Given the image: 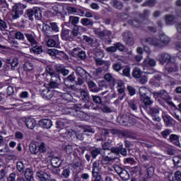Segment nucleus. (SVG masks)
Here are the masks:
<instances>
[{"mask_svg":"<svg viewBox=\"0 0 181 181\" xmlns=\"http://www.w3.org/2000/svg\"><path fill=\"white\" fill-rule=\"evenodd\" d=\"M81 98L83 103L80 104V108H90V96H88V93L85 90H81Z\"/></svg>","mask_w":181,"mask_h":181,"instance_id":"9","label":"nucleus"},{"mask_svg":"<svg viewBox=\"0 0 181 181\" xmlns=\"http://www.w3.org/2000/svg\"><path fill=\"white\" fill-rule=\"evenodd\" d=\"M27 128H28V129H35V127H36V125H37V123L36 122V120L33 118H26L25 119L24 121Z\"/></svg>","mask_w":181,"mask_h":181,"instance_id":"19","label":"nucleus"},{"mask_svg":"<svg viewBox=\"0 0 181 181\" xmlns=\"http://www.w3.org/2000/svg\"><path fill=\"white\" fill-rule=\"evenodd\" d=\"M81 23L83 26H93L94 21L91 19L83 18L81 19Z\"/></svg>","mask_w":181,"mask_h":181,"instance_id":"35","label":"nucleus"},{"mask_svg":"<svg viewBox=\"0 0 181 181\" xmlns=\"http://www.w3.org/2000/svg\"><path fill=\"white\" fill-rule=\"evenodd\" d=\"M112 153H115L117 156H119V153H121L122 156H127V148H124V145L121 144L119 146L110 148V153H108L107 155L112 156Z\"/></svg>","mask_w":181,"mask_h":181,"instance_id":"8","label":"nucleus"},{"mask_svg":"<svg viewBox=\"0 0 181 181\" xmlns=\"http://www.w3.org/2000/svg\"><path fill=\"white\" fill-rule=\"evenodd\" d=\"M173 162L176 166L181 168V156L174 157Z\"/></svg>","mask_w":181,"mask_h":181,"instance_id":"64","label":"nucleus"},{"mask_svg":"<svg viewBox=\"0 0 181 181\" xmlns=\"http://www.w3.org/2000/svg\"><path fill=\"white\" fill-rule=\"evenodd\" d=\"M139 91L141 100H142V98H145V97H148L150 93L149 89H148L146 87L139 88Z\"/></svg>","mask_w":181,"mask_h":181,"instance_id":"30","label":"nucleus"},{"mask_svg":"<svg viewBox=\"0 0 181 181\" xmlns=\"http://www.w3.org/2000/svg\"><path fill=\"white\" fill-rule=\"evenodd\" d=\"M129 107L133 111H138V101H136L135 100L129 101Z\"/></svg>","mask_w":181,"mask_h":181,"instance_id":"41","label":"nucleus"},{"mask_svg":"<svg viewBox=\"0 0 181 181\" xmlns=\"http://www.w3.org/2000/svg\"><path fill=\"white\" fill-rule=\"evenodd\" d=\"M122 180H129V173L127 170L122 171L121 174L119 175Z\"/></svg>","mask_w":181,"mask_h":181,"instance_id":"43","label":"nucleus"},{"mask_svg":"<svg viewBox=\"0 0 181 181\" xmlns=\"http://www.w3.org/2000/svg\"><path fill=\"white\" fill-rule=\"evenodd\" d=\"M110 132L113 134V135H119L120 136H123V138H131L132 139H136V137L132 132L128 131H122L119 129H112Z\"/></svg>","mask_w":181,"mask_h":181,"instance_id":"10","label":"nucleus"},{"mask_svg":"<svg viewBox=\"0 0 181 181\" xmlns=\"http://www.w3.org/2000/svg\"><path fill=\"white\" fill-rule=\"evenodd\" d=\"M78 29L86 30L83 26H75L71 29L63 28L62 30V40H66V42H71L74 40V37L78 36Z\"/></svg>","mask_w":181,"mask_h":181,"instance_id":"2","label":"nucleus"},{"mask_svg":"<svg viewBox=\"0 0 181 181\" xmlns=\"http://www.w3.org/2000/svg\"><path fill=\"white\" fill-rule=\"evenodd\" d=\"M115 160H119V158H118V157H113L112 156L102 155V165H109L110 162H115Z\"/></svg>","mask_w":181,"mask_h":181,"instance_id":"16","label":"nucleus"},{"mask_svg":"<svg viewBox=\"0 0 181 181\" xmlns=\"http://www.w3.org/2000/svg\"><path fill=\"white\" fill-rule=\"evenodd\" d=\"M64 150L66 151L67 155H71L74 152V148L72 145L68 144L66 147L64 148Z\"/></svg>","mask_w":181,"mask_h":181,"instance_id":"54","label":"nucleus"},{"mask_svg":"<svg viewBox=\"0 0 181 181\" xmlns=\"http://www.w3.org/2000/svg\"><path fill=\"white\" fill-rule=\"evenodd\" d=\"M96 66H103L105 70H107L110 67V62L104 61L103 59H95Z\"/></svg>","mask_w":181,"mask_h":181,"instance_id":"31","label":"nucleus"},{"mask_svg":"<svg viewBox=\"0 0 181 181\" xmlns=\"http://www.w3.org/2000/svg\"><path fill=\"white\" fill-rule=\"evenodd\" d=\"M117 50H119V52H123L125 50V45L121 42H117L115 43L113 46L106 48V52H107V53H115Z\"/></svg>","mask_w":181,"mask_h":181,"instance_id":"12","label":"nucleus"},{"mask_svg":"<svg viewBox=\"0 0 181 181\" xmlns=\"http://www.w3.org/2000/svg\"><path fill=\"white\" fill-rule=\"evenodd\" d=\"M51 81H53L54 83H57V84H61V80H60V76H59V75L55 74V75H52V76H51Z\"/></svg>","mask_w":181,"mask_h":181,"instance_id":"58","label":"nucleus"},{"mask_svg":"<svg viewBox=\"0 0 181 181\" xmlns=\"http://www.w3.org/2000/svg\"><path fill=\"white\" fill-rule=\"evenodd\" d=\"M25 176L27 180L30 181L31 179H33V170L30 168H26L25 171Z\"/></svg>","mask_w":181,"mask_h":181,"instance_id":"39","label":"nucleus"},{"mask_svg":"<svg viewBox=\"0 0 181 181\" xmlns=\"http://www.w3.org/2000/svg\"><path fill=\"white\" fill-rule=\"evenodd\" d=\"M142 100L144 104L146 105H151V104H153V100H151V97L148 95L143 98Z\"/></svg>","mask_w":181,"mask_h":181,"instance_id":"55","label":"nucleus"},{"mask_svg":"<svg viewBox=\"0 0 181 181\" xmlns=\"http://www.w3.org/2000/svg\"><path fill=\"white\" fill-rule=\"evenodd\" d=\"M50 161L53 168H60V165H62V160L56 156H52Z\"/></svg>","mask_w":181,"mask_h":181,"instance_id":"24","label":"nucleus"},{"mask_svg":"<svg viewBox=\"0 0 181 181\" xmlns=\"http://www.w3.org/2000/svg\"><path fill=\"white\" fill-rule=\"evenodd\" d=\"M91 156L93 159H95L98 155L101 153V148H94L90 151Z\"/></svg>","mask_w":181,"mask_h":181,"instance_id":"49","label":"nucleus"},{"mask_svg":"<svg viewBox=\"0 0 181 181\" xmlns=\"http://www.w3.org/2000/svg\"><path fill=\"white\" fill-rule=\"evenodd\" d=\"M103 69L102 68H98L93 71V76L95 77H102L103 76Z\"/></svg>","mask_w":181,"mask_h":181,"instance_id":"60","label":"nucleus"},{"mask_svg":"<svg viewBox=\"0 0 181 181\" xmlns=\"http://www.w3.org/2000/svg\"><path fill=\"white\" fill-rule=\"evenodd\" d=\"M169 141L176 146H179L180 145V141H179V136L176 134H171L170 136Z\"/></svg>","mask_w":181,"mask_h":181,"instance_id":"33","label":"nucleus"},{"mask_svg":"<svg viewBox=\"0 0 181 181\" xmlns=\"http://www.w3.org/2000/svg\"><path fill=\"white\" fill-rule=\"evenodd\" d=\"M153 95H157L158 97H160L163 100H168L169 98V93L166 92L165 90H161L158 92H154Z\"/></svg>","mask_w":181,"mask_h":181,"instance_id":"29","label":"nucleus"},{"mask_svg":"<svg viewBox=\"0 0 181 181\" xmlns=\"http://www.w3.org/2000/svg\"><path fill=\"white\" fill-rule=\"evenodd\" d=\"M80 21V18L74 16H69V23L74 25V28H76L77 25V23Z\"/></svg>","mask_w":181,"mask_h":181,"instance_id":"34","label":"nucleus"},{"mask_svg":"<svg viewBox=\"0 0 181 181\" xmlns=\"http://www.w3.org/2000/svg\"><path fill=\"white\" fill-rule=\"evenodd\" d=\"M156 5V0H147L144 4H141V6H151L153 7Z\"/></svg>","mask_w":181,"mask_h":181,"instance_id":"46","label":"nucleus"},{"mask_svg":"<svg viewBox=\"0 0 181 181\" xmlns=\"http://www.w3.org/2000/svg\"><path fill=\"white\" fill-rule=\"evenodd\" d=\"M104 57V52L103 51H96L95 52V60H101Z\"/></svg>","mask_w":181,"mask_h":181,"instance_id":"52","label":"nucleus"},{"mask_svg":"<svg viewBox=\"0 0 181 181\" xmlns=\"http://www.w3.org/2000/svg\"><path fill=\"white\" fill-rule=\"evenodd\" d=\"M172 63V66L168 67V68H165V70L167 71V73H168V74H170L171 73H176V71H177V70H179V66H177V64H176L175 63V61H173Z\"/></svg>","mask_w":181,"mask_h":181,"instance_id":"32","label":"nucleus"},{"mask_svg":"<svg viewBox=\"0 0 181 181\" xmlns=\"http://www.w3.org/2000/svg\"><path fill=\"white\" fill-rule=\"evenodd\" d=\"M104 78L105 80H106V81H108L109 83H114L115 81V79L111 74H106L104 76Z\"/></svg>","mask_w":181,"mask_h":181,"instance_id":"57","label":"nucleus"},{"mask_svg":"<svg viewBox=\"0 0 181 181\" xmlns=\"http://www.w3.org/2000/svg\"><path fill=\"white\" fill-rule=\"evenodd\" d=\"M99 108L105 114H110V112H112V109L104 104H101Z\"/></svg>","mask_w":181,"mask_h":181,"instance_id":"40","label":"nucleus"},{"mask_svg":"<svg viewBox=\"0 0 181 181\" xmlns=\"http://www.w3.org/2000/svg\"><path fill=\"white\" fill-rule=\"evenodd\" d=\"M39 124L42 127V128H45V129H50L53 125V122L51 119H42L39 121Z\"/></svg>","mask_w":181,"mask_h":181,"instance_id":"18","label":"nucleus"},{"mask_svg":"<svg viewBox=\"0 0 181 181\" xmlns=\"http://www.w3.org/2000/svg\"><path fill=\"white\" fill-rule=\"evenodd\" d=\"M25 16L30 21H40L42 19V10L39 8H28L25 11Z\"/></svg>","mask_w":181,"mask_h":181,"instance_id":"5","label":"nucleus"},{"mask_svg":"<svg viewBox=\"0 0 181 181\" xmlns=\"http://www.w3.org/2000/svg\"><path fill=\"white\" fill-rule=\"evenodd\" d=\"M14 37L15 39H16L17 40H20L21 42H25V34H23V33L21 31H16L14 34Z\"/></svg>","mask_w":181,"mask_h":181,"instance_id":"36","label":"nucleus"},{"mask_svg":"<svg viewBox=\"0 0 181 181\" xmlns=\"http://www.w3.org/2000/svg\"><path fill=\"white\" fill-rule=\"evenodd\" d=\"M129 25H130L131 26H134V28H139V26H141V21L136 19L129 20Z\"/></svg>","mask_w":181,"mask_h":181,"instance_id":"50","label":"nucleus"},{"mask_svg":"<svg viewBox=\"0 0 181 181\" xmlns=\"http://www.w3.org/2000/svg\"><path fill=\"white\" fill-rule=\"evenodd\" d=\"M70 173H71L70 168H65L62 170V177L67 179V177L70 176Z\"/></svg>","mask_w":181,"mask_h":181,"instance_id":"61","label":"nucleus"},{"mask_svg":"<svg viewBox=\"0 0 181 181\" xmlns=\"http://www.w3.org/2000/svg\"><path fill=\"white\" fill-rule=\"evenodd\" d=\"M30 46L31 48L30 49V50L35 54H40L41 53H43V48L42 47V45H39L37 42L35 45Z\"/></svg>","mask_w":181,"mask_h":181,"instance_id":"21","label":"nucleus"},{"mask_svg":"<svg viewBox=\"0 0 181 181\" xmlns=\"http://www.w3.org/2000/svg\"><path fill=\"white\" fill-rule=\"evenodd\" d=\"M117 122L120 124V125H128L129 116L127 115H119L117 117Z\"/></svg>","mask_w":181,"mask_h":181,"instance_id":"23","label":"nucleus"},{"mask_svg":"<svg viewBox=\"0 0 181 181\" xmlns=\"http://www.w3.org/2000/svg\"><path fill=\"white\" fill-rule=\"evenodd\" d=\"M78 115L82 121H87L90 118V116L84 112H79Z\"/></svg>","mask_w":181,"mask_h":181,"instance_id":"51","label":"nucleus"},{"mask_svg":"<svg viewBox=\"0 0 181 181\" xmlns=\"http://www.w3.org/2000/svg\"><path fill=\"white\" fill-rule=\"evenodd\" d=\"M83 132H89L90 134H94L95 132V129H94L91 126H84L83 128Z\"/></svg>","mask_w":181,"mask_h":181,"instance_id":"53","label":"nucleus"},{"mask_svg":"<svg viewBox=\"0 0 181 181\" xmlns=\"http://www.w3.org/2000/svg\"><path fill=\"white\" fill-rule=\"evenodd\" d=\"M88 87L89 91L91 93H98V91H100V88H98L97 84H95V83H94L93 81H88Z\"/></svg>","mask_w":181,"mask_h":181,"instance_id":"26","label":"nucleus"},{"mask_svg":"<svg viewBox=\"0 0 181 181\" xmlns=\"http://www.w3.org/2000/svg\"><path fill=\"white\" fill-rule=\"evenodd\" d=\"M28 42L30 43V46H34L37 40H36V35L33 32L28 31L24 33Z\"/></svg>","mask_w":181,"mask_h":181,"instance_id":"15","label":"nucleus"},{"mask_svg":"<svg viewBox=\"0 0 181 181\" xmlns=\"http://www.w3.org/2000/svg\"><path fill=\"white\" fill-rule=\"evenodd\" d=\"M145 42L156 46V47H165V46L170 43V37L165 33H161L159 35V39L148 37L145 40Z\"/></svg>","mask_w":181,"mask_h":181,"instance_id":"1","label":"nucleus"},{"mask_svg":"<svg viewBox=\"0 0 181 181\" xmlns=\"http://www.w3.org/2000/svg\"><path fill=\"white\" fill-rule=\"evenodd\" d=\"M60 45L59 42V35H55L52 36V38H49L47 41V46L48 47H57Z\"/></svg>","mask_w":181,"mask_h":181,"instance_id":"14","label":"nucleus"},{"mask_svg":"<svg viewBox=\"0 0 181 181\" xmlns=\"http://www.w3.org/2000/svg\"><path fill=\"white\" fill-rule=\"evenodd\" d=\"M10 64L11 66V70H15V69H16V67H18L19 65V62L18 61V59L14 58Z\"/></svg>","mask_w":181,"mask_h":181,"instance_id":"63","label":"nucleus"},{"mask_svg":"<svg viewBox=\"0 0 181 181\" xmlns=\"http://www.w3.org/2000/svg\"><path fill=\"white\" fill-rule=\"evenodd\" d=\"M159 62L161 64H165V63L170 64L173 62H175V59L172 58L168 53L163 52L160 55Z\"/></svg>","mask_w":181,"mask_h":181,"instance_id":"13","label":"nucleus"},{"mask_svg":"<svg viewBox=\"0 0 181 181\" xmlns=\"http://www.w3.org/2000/svg\"><path fill=\"white\" fill-rule=\"evenodd\" d=\"M165 21L166 25H173L175 21V16L170 15V14H167L165 16Z\"/></svg>","mask_w":181,"mask_h":181,"instance_id":"38","label":"nucleus"},{"mask_svg":"<svg viewBox=\"0 0 181 181\" xmlns=\"http://www.w3.org/2000/svg\"><path fill=\"white\" fill-rule=\"evenodd\" d=\"M40 94L45 100H50L53 97V90L49 88H45L41 90Z\"/></svg>","mask_w":181,"mask_h":181,"instance_id":"22","label":"nucleus"},{"mask_svg":"<svg viewBox=\"0 0 181 181\" xmlns=\"http://www.w3.org/2000/svg\"><path fill=\"white\" fill-rule=\"evenodd\" d=\"M110 5L115 9H118V11H121L124 8V3L119 0H111Z\"/></svg>","mask_w":181,"mask_h":181,"instance_id":"25","label":"nucleus"},{"mask_svg":"<svg viewBox=\"0 0 181 181\" xmlns=\"http://www.w3.org/2000/svg\"><path fill=\"white\" fill-rule=\"evenodd\" d=\"M92 173H100V161L96 160L93 163Z\"/></svg>","mask_w":181,"mask_h":181,"instance_id":"42","label":"nucleus"},{"mask_svg":"<svg viewBox=\"0 0 181 181\" xmlns=\"http://www.w3.org/2000/svg\"><path fill=\"white\" fill-rule=\"evenodd\" d=\"M142 74V71L139 68H134L132 71V76L134 77V78H139Z\"/></svg>","mask_w":181,"mask_h":181,"instance_id":"44","label":"nucleus"},{"mask_svg":"<svg viewBox=\"0 0 181 181\" xmlns=\"http://www.w3.org/2000/svg\"><path fill=\"white\" fill-rule=\"evenodd\" d=\"M52 11L56 12L57 13H62L63 12V9H64V7L62 5H55L52 6Z\"/></svg>","mask_w":181,"mask_h":181,"instance_id":"48","label":"nucleus"},{"mask_svg":"<svg viewBox=\"0 0 181 181\" xmlns=\"http://www.w3.org/2000/svg\"><path fill=\"white\" fill-rule=\"evenodd\" d=\"M16 168L18 172L23 173L25 172V164L23 161H18L16 163Z\"/></svg>","mask_w":181,"mask_h":181,"instance_id":"47","label":"nucleus"},{"mask_svg":"<svg viewBox=\"0 0 181 181\" xmlns=\"http://www.w3.org/2000/svg\"><path fill=\"white\" fill-rule=\"evenodd\" d=\"M57 73H59L60 74H62V76H67L69 74V69H66L64 66H58L56 68Z\"/></svg>","mask_w":181,"mask_h":181,"instance_id":"37","label":"nucleus"},{"mask_svg":"<svg viewBox=\"0 0 181 181\" xmlns=\"http://www.w3.org/2000/svg\"><path fill=\"white\" fill-rule=\"evenodd\" d=\"M78 74H79L81 77H84V76L87 77L88 76H90V74L82 68H78Z\"/></svg>","mask_w":181,"mask_h":181,"instance_id":"59","label":"nucleus"},{"mask_svg":"<svg viewBox=\"0 0 181 181\" xmlns=\"http://www.w3.org/2000/svg\"><path fill=\"white\" fill-rule=\"evenodd\" d=\"M92 100L93 101V103H95V104H100L101 103H103V99H101V97L98 96V95H92Z\"/></svg>","mask_w":181,"mask_h":181,"instance_id":"56","label":"nucleus"},{"mask_svg":"<svg viewBox=\"0 0 181 181\" xmlns=\"http://www.w3.org/2000/svg\"><path fill=\"white\" fill-rule=\"evenodd\" d=\"M23 9H26V6L22 4H14L12 7V19H19L23 15Z\"/></svg>","mask_w":181,"mask_h":181,"instance_id":"6","label":"nucleus"},{"mask_svg":"<svg viewBox=\"0 0 181 181\" xmlns=\"http://www.w3.org/2000/svg\"><path fill=\"white\" fill-rule=\"evenodd\" d=\"M122 37L124 43L129 46H134L135 41L134 40V35L129 31H124L122 34Z\"/></svg>","mask_w":181,"mask_h":181,"instance_id":"11","label":"nucleus"},{"mask_svg":"<svg viewBox=\"0 0 181 181\" xmlns=\"http://www.w3.org/2000/svg\"><path fill=\"white\" fill-rule=\"evenodd\" d=\"M153 175V167H148L147 168V175H146V179H151Z\"/></svg>","mask_w":181,"mask_h":181,"instance_id":"62","label":"nucleus"},{"mask_svg":"<svg viewBox=\"0 0 181 181\" xmlns=\"http://www.w3.org/2000/svg\"><path fill=\"white\" fill-rule=\"evenodd\" d=\"M151 15V11L149 10H144V12L139 15V18L142 19L143 21H145L149 18V16Z\"/></svg>","mask_w":181,"mask_h":181,"instance_id":"45","label":"nucleus"},{"mask_svg":"<svg viewBox=\"0 0 181 181\" xmlns=\"http://www.w3.org/2000/svg\"><path fill=\"white\" fill-rule=\"evenodd\" d=\"M150 66V67H155L156 66V61L155 59L150 58L149 56H147V59H144L143 62V66Z\"/></svg>","mask_w":181,"mask_h":181,"instance_id":"28","label":"nucleus"},{"mask_svg":"<svg viewBox=\"0 0 181 181\" xmlns=\"http://www.w3.org/2000/svg\"><path fill=\"white\" fill-rule=\"evenodd\" d=\"M29 149L30 153L33 155H37L39 152H40V153H45V152L47 151V148H46V144H45V143H41L39 146L36 145L35 143H30Z\"/></svg>","mask_w":181,"mask_h":181,"instance_id":"7","label":"nucleus"},{"mask_svg":"<svg viewBox=\"0 0 181 181\" xmlns=\"http://www.w3.org/2000/svg\"><path fill=\"white\" fill-rule=\"evenodd\" d=\"M36 176L40 179V181H56V180H50L49 175L43 171H37Z\"/></svg>","mask_w":181,"mask_h":181,"instance_id":"20","label":"nucleus"},{"mask_svg":"<svg viewBox=\"0 0 181 181\" xmlns=\"http://www.w3.org/2000/svg\"><path fill=\"white\" fill-rule=\"evenodd\" d=\"M47 53L49 56H61V57H64L65 56L63 51H59L56 49H49L47 50Z\"/></svg>","mask_w":181,"mask_h":181,"instance_id":"27","label":"nucleus"},{"mask_svg":"<svg viewBox=\"0 0 181 181\" xmlns=\"http://www.w3.org/2000/svg\"><path fill=\"white\" fill-rule=\"evenodd\" d=\"M42 32L47 35V36L53 35V33L59 32V26H57L56 23L45 21L42 23Z\"/></svg>","mask_w":181,"mask_h":181,"instance_id":"4","label":"nucleus"},{"mask_svg":"<svg viewBox=\"0 0 181 181\" xmlns=\"http://www.w3.org/2000/svg\"><path fill=\"white\" fill-rule=\"evenodd\" d=\"M93 32L95 35L98 36L99 39L103 40L106 43H112V40H111V36H112V33L108 30H101V28H94Z\"/></svg>","mask_w":181,"mask_h":181,"instance_id":"3","label":"nucleus"},{"mask_svg":"<svg viewBox=\"0 0 181 181\" xmlns=\"http://www.w3.org/2000/svg\"><path fill=\"white\" fill-rule=\"evenodd\" d=\"M160 110V108H159V107L158 106L150 107L148 110V114L151 115V117H153V121H160V118H159V117H156V115L159 114Z\"/></svg>","mask_w":181,"mask_h":181,"instance_id":"17","label":"nucleus"}]
</instances>
